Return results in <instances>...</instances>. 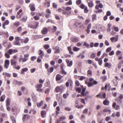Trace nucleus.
Returning <instances> with one entry per match:
<instances>
[{
	"label": "nucleus",
	"mask_w": 123,
	"mask_h": 123,
	"mask_svg": "<svg viewBox=\"0 0 123 123\" xmlns=\"http://www.w3.org/2000/svg\"><path fill=\"white\" fill-rule=\"evenodd\" d=\"M110 117L109 116H107L105 119V120L107 122L110 119Z\"/></svg>",
	"instance_id": "obj_64"
},
{
	"label": "nucleus",
	"mask_w": 123,
	"mask_h": 123,
	"mask_svg": "<svg viewBox=\"0 0 123 123\" xmlns=\"http://www.w3.org/2000/svg\"><path fill=\"white\" fill-rule=\"evenodd\" d=\"M111 50V48L109 47L106 50V51L107 52H109Z\"/></svg>",
	"instance_id": "obj_63"
},
{
	"label": "nucleus",
	"mask_w": 123,
	"mask_h": 123,
	"mask_svg": "<svg viewBox=\"0 0 123 123\" xmlns=\"http://www.w3.org/2000/svg\"><path fill=\"white\" fill-rule=\"evenodd\" d=\"M103 6V4L101 3H100L98 5H96L95 7V8L96 10H98L99 8H102Z\"/></svg>",
	"instance_id": "obj_21"
},
{
	"label": "nucleus",
	"mask_w": 123,
	"mask_h": 123,
	"mask_svg": "<svg viewBox=\"0 0 123 123\" xmlns=\"http://www.w3.org/2000/svg\"><path fill=\"white\" fill-rule=\"evenodd\" d=\"M28 59V58H26L24 57V58H23V56L21 55L19 57V62H20L21 61L22 62H25L27 61Z\"/></svg>",
	"instance_id": "obj_9"
},
{
	"label": "nucleus",
	"mask_w": 123,
	"mask_h": 123,
	"mask_svg": "<svg viewBox=\"0 0 123 123\" xmlns=\"http://www.w3.org/2000/svg\"><path fill=\"white\" fill-rule=\"evenodd\" d=\"M68 95L69 94L68 93H67L64 94L63 95V97L64 99H65L67 98V96H68Z\"/></svg>",
	"instance_id": "obj_52"
},
{
	"label": "nucleus",
	"mask_w": 123,
	"mask_h": 123,
	"mask_svg": "<svg viewBox=\"0 0 123 123\" xmlns=\"http://www.w3.org/2000/svg\"><path fill=\"white\" fill-rule=\"evenodd\" d=\"M29 41V39L28 37L25 38L24 41V43L25 44L28 43Z\"/></svg>",
	"instance_id": "obj_45"
},
{
	"label": "nucleus",
	"mask_w": 123,
	"mask_h": 123,
	"mask_svg": "<svg viewBox=\"0 0 123 123\" xmlns=\"http://www.w3.org/2000/svg\"><path fill=\"white\" fill-rule=\"evenodd\" d=\"M84 9V12L85 13H87L89 11V10L88 9L87 7V6L85 7Z\"/></svg>",
	"instance_id": "obj_50"
},
{
	"label": "nucleus",
	"mask_w": 123,
	"mask_h": 123,
	"mask_svg": "<svg viewBox=\"0 0 123 123\" xmlns=\"http://www.w3.org/2000/svg\"><path fill=\"white\" fill-rule=\"evenodd\" d=\"M113 28L114 29V31L116 32H118L119 31V29L118 27L113 26Z\"/></svg>",
	"instance_id": "obj_51"
},
{
	"label": "nucleus",
	"mask_w": 123,
	"mask_h": 123,
	"mask_svg": "<svg viewBox=\"0 0 123 123\" xmlns=\"http://www.w3.org/2000/svg\"><path fill=\"white\" fill-rule=\"evenodd\" d=\"M9 24V21L8 20H6L4 22V23L2 24V27L3 29H5L6 28H5V25H7Z\"/></svg>",
	"instance_id": "obj_23"
},
{
	"label": "nucleus",
	"mask_w": 123,
	"mask_h": 123,
	"mask_svg": "<svg viewBox=\"0 0 123 123\" xmlns=\"http://www.w3.org/2000/svg\"><path fill=\"white\" fill-rule=\"evenodd\" d=\"M90 20L89 18L86 19L85 21V23L86 25H88L90 22Z\"/></svg>",
	"instance_id": "obj_46"
},
{
	"label": "nucleus",
	"mask_w": 123,
	"mask_h": 123,
	"mask_svg": "<svg viewBox=\"0 0 123 123\" xmlns=\"http://www.w3.org/2000/svg\"><path fill=\"white\" fill-rule=\"evenodd\" d=\"M86 1L88 3V5L89 7H93L94 4L92 1L90 0H87Z\"/></svg>",
	"instance_id": "obj_16"
},
{
	"label": "nucleus",
	"mask_w": 123,
	"mask_h": 123,
	"mask_svg": "<svg viewBox=\"0 0 123 123\" xmlns=\"http://www.w3.org/2000/svg\"><path fill=\"white\" fill-rule=\"evenodd\" d=\"M36 15L34 16L33 17V18L35 20H38L39 19V16H41V14L39 13H37L36 14Z\"/></svg>",
	"instance_id": "obj_15"
},
{
	"label": "nucleus",
	"mask_w": 123,
	"mask_h": 123,
	"mask_svg": "<svg viewBox=\"0 0 123 123\" xmlns=\"http://www.w3.org/2000/svg\"><path fill=\"white\" fill-rule=\"evenodd\" d=\"M66 61L67 64V66L69 67H70L73 65V61H69V60L68 59L66 60Z\"/></svg>",
	"instance_id": "obj_17"
},
{
	"label": "nucleus",
	"mask_w": 123,
	"mask_h": 123,
	"mask_svg": "<svg viewBox=\"0 0 123 123\" xmlns=\"http://www.w3.org/2000/svg\"><path fill=\"white\" fill-rule=\"evenodd\" d=\"M85 88H83L82 90V91L81 93V94L83 96H85V92L86 90Z\"/></svg>",
	"instance_id": "obj_44"
},
{
	"label": "nucleus",
	"mask_w": 123,
	"mask_h": 123,
	"mask_svg": "<svg viewBox=\"0 0 123 123\" xmlns=\"http://www.w3.org/2000/svg\"><path fill=\"white\" fill-rule=\"evenodd\" d=\"M18 1V3L20 5H22L23 3V0H17Z\"/></svg>",
	"instance_id": "obj_60"
},
{
	"label": "nucleus",
	"mask_w": 123,
	"mask_h": 123,
	"mask_svg": "<svg viewBox=\"0 0 123 123\" xmlns=\"http://www.w3.org/2000/svg\"><path fill=\"white\" fill-rule=\"evenodd\" d=\"M28 70V68H25L22 69L20 72V74H25L24 72H26Z\"/></svg>",
	"instance_id": "obj_25"
},
{
	"label": "nucleus",
	"mask_w": 123,
	"mask_h": 123,
	"mask_svg": "<svg viewBox=\"0 0 123 123\" xmlns=\"http://www.w3.org/2000/svg\"><path fill=\"white\" fill-rule=\"evenodd\" d=\"M9 54L8 53H6L5 54V56L7 58H9L10 57V56L9 55Z\"/></svg>",
	"instance_id": "obj_47"
},
{
	"label": "nucleus",
	"mask_w": 123,
	"mask_h": 123,
	"mask_svg": "<svg viewBox=\"0 0 123 123\" xmlns=\"http://www.w3.org/2000/svg\"><path fill=\"white\" fill-rule=\"evenodd\" d=\"M13 83L15 85H18V86L22 84V82L18 81L16 80H14Z\"/></svg>",
	"instance_id": "obj_27"
},
{
	"label": "nucleus",
	"mask_w": 123,
	"mask_h": 123,
	"mask_svg": "<svg viewBox=\"0 0 123 123\" xmlns=\"http://www.w3.org/2000/svg\"><path fill=\"white\" fill-rule=\"evenodd\" d=\"M53 49L55 50L54 51L55 54L58 53L60 51L59 47L57 46H55L53 48Z\"/></svg>",
	"instance_id": "obj_18"
},
{
	"label": "nucleus",
	"mask_w": 123,
	"mask_h": 123,
	"mask_svg": "<svg viewBox=\"0 0 123 123\" xmlns=\"http://www.w3.org/2000/svg\"><path fill=\"white\" fill-rule=\"evenodd\" d=\"M67 48L70 54L71 55L73 54L74 53L72 50L71 46L68 47Z\"/></svg>",
	"instance_id": "obj_29"
},
{
	"label": "nucleus",
	"mask_w": 123,
	"mask_h": 123,
	"mask_svg": "<svg viewBox=\"0 0 123 123\" xmlns=\"http://www.w3.org/2000/svg\"><path fill=\"white\" fill-rule=\"evenodd\" d=\"M54 70V68L53 67H51L49 68L47 70V71L49 73H51Z\"/></svg>",
	"instance_id": "obj_30"
},
{
	"label": "nucleus",
	"mask_w": 123,
	"mask_h": 123,
	"mask_svg": "<svg viewBox=\"0 0 123 123\" xmlns=\"http://www.w3.org/2000/svg\"><path fill=\"white\" fill-rule=\"evenodd\" d=\"M85 83L86 84H87L89 87H90L93 86V85L97 84L98 82L96 81L93 78H90L89 80L88 78L85 80Z\"/></svg>",
	"instance_id": "obj_1"
},
{
	"label": "nucleus",
	"mask_w": 123,
	"mask_h": 123,
	"mask_svg": "<svg viewBox=\"0 0 123 123\" xmlns=\"http://www.w3.org/2000/svg\"><path fill=\"white\" fill-rule=\"evenodd\" d=\"M83 45L87 48H89V44L86 42H84Z\"/></svg>",
	"instance_id": "obj_39"
},
{
	"label": "nucleus",
	"mask_w": 123,
	"mask_h": 123,
	"mask_svg": "<svg viewBox=\"0 0 123 123\" xmlns=\"http://www.w3.org/2000/svg\"><path fill=\"white\" fill-rule=\"evenodd\" d=\"M6 96L4 94L1 96L0 97V101L1 102H3Z\"/></svg>",
	"instance_id": "obj_33"
},
{
	"label": "nucleus",
	"mask_w": 123,
	"mask_h": 123,
	"mask_svg": "<svg viewBox=\"0 0 123 123\" xmlns=\"http://www.w3.org/2000/svg\"><path fill=\"white\" fill-rule=\"evenodd\" d=\"M113 82L114 85L115 86H117L118 84V82L117 80H113Z\"/></svg>",
	"instance_id": "obj_55"
},
{
	"label": "nucleus",
	"mask_w": 123,
	"mask_h": 123,
	"mask_svg": "<svg viewBox=\"0 0 123 123\" xmlns=\"http://www.w3.org/2000/svg\"><path fill=\"white\" fill-rule=\"evenodd\" d=\"M37 59V57L35 56H33L31 57V61H34Z\"/></svg>",
	"instance_id": "obj_58"
},
{
	"label": "nucleus",
	"mask_w": 123,
	"mask_h": 123,
	"mask_svg": "<svg viewBox=\"0 0 123 123\" xmlns=\"http://www.w3.org/2000/svg\"><path fill=\"white\" fill-rule=\"evenodd\" d=\"M18 52V50L17 49H9L7 52L10 55H11L12 53H16Z\"/></svg>",
	"instance_id": "obj_12"
},
{
	"label": "nucleus",
	"mask_w": 123,
	"mask_h": 123,
	"mask_svg": "<svg viewBox=\"0 0 123 123\" xmlns=\"http://www.w3.org/2000/svg\"><path fill=\"white\" fill-rule=\"evenodd\" d=\"M20 25V22L18 21H16L13 24V25L14 26L16 27L19 26Z\"/></svg>",
	"instance_id": "obj_35"
},
{
	"label": "nucleus",
	"mask_w": 123,
	"mask_h": 123,
	"mask_svg": "<svg viewBox=\"0 0 123 123\" xmlns=\"http://www.w3.org/2000/svg\"><path fill=\"white\" fill-rule=\"evenodd\" d=\"M63 9L62 11V14L65 15H69L72 12V8L71 7L68 6L66 7H62Z\"/></svg>",
	"instance_id": "obj_2"
},
{
	"label": "nucleus",
	"mask_w": 123,
	"mask_h": 123,
	"mask_svg": "<svg viewBox=\"0 0 123 123\" xmlns=\"http://www.w3.org/2000/svg\"><path fill=\"white\" fill-rule=\"evenodd\" d=\"M41 114L42 117L44 118L45 117L46 114V112L45 110H43L41 111Z\"/></svg>",
	"instance_id": "obj_22"
},
{
	"label": "nucleus",
	"mask_w": 123,
	"mask_h": 123,
	"mask_svg": "<svg viewBox=\"0 0 123 123\" xmlns=\"http://www.w3.org/2000/svg\"><path fill=\"white\" fill-rule=\"evenodd\" d=\"M111 63H109L108 62L106 63L104 65V66L105 67H107L109 68H111Z\"/></svg>",
	"instance_id": "obj_31"
},
{
	"label": "nucleus",
	"mask_w": 123,
	"mask_h": 123,
	"mask_svg": "<svg viewBox=\"0 0 123 123\" xmlns=\"http://www.w3.org/2000/svg\"><path fill=\"white\" fill-rule=\"evenodd\" d=\"M103 111L104 112H109L110 113H111V112L110 109H104L103 110Z\"/></svg>",
	"instance_id": "obj_42"
},
{
	"label": "nucleus",
	"mask_w": 123,
	"mask_h": 123,
	"mask_svg": "<svg viewBox=\"0 0 123 123\" xmlns=\"http://www.w3.org/2000/svg\"><path fill=\"white\" fill-rule=\"evenodd\" d=\"M121 54H122V52L120 50H117L116 52V54L117 55H120Z\"/></svg>",
	"instance_id": "obj_61"
},
{
	"label": "nucleus",
	"mask_w": 123,
	"mask_h": 123,
	"mask_svg": "<svg viewBox=\"0 0 123 123\" xmlns=\"http://www.w3.org/2000/svg\"><path fill=\"white\" fill-rule=\"evenodd\" d=\"M123 99V95L120 94L118 97L115 99V101L118 104H120L122 103V100Z\"/></svg>",
	"instance_id": "obj_5"
},
{
	"label": "nucleus",
	"mask_w": 123,
	"mask_h": 123,
	"mask_svg": "<svg viewBox=\"0 0 123 123\" xmlns=\"http://www.w3.org/2000/svg\"><path fill=\"white\" fill-rule=\"evenodd\" d=\"M49 47V46L48 44H46L43 46V47L45 50L48 49Z\"/></svg>",
	"instance_id": "obj_49"
},
{
	"label": "nucleus",
	"mask_w": 123,
	"mask_h": 123,
	"mask_svg": "<svg viewBox=\"0 0 123 123\" xmlns=\"http://www.w3.org/2000/svg\"><path fill=\"white\" fill-rule=\"evenodd\" d=\"M22 28L21 26H19L17 28V31L18 33L20 32L22 30Z\"/></svg>",
	"instance_id": "obj_43"
},
{
	"label": "nucleus",
	"mask_w": 123,
	"mask_h": 123,
	"mask_svg": "<svg viewBox=\"0 0 123 123\" xmlns=\"http://www.w3.org/2000/svg\"><path fill=\"white\" fill-rule=\"evenodd\" d=\"M11 64L13 66H16L17 64V60L14 59H12L10 61Z\"/></svg>",
	"instance_id": "obj_11"
},
{
	"label": "nucleus",
	"mask_w": 123,
	"mask_h": 123,
	"mask_svg": "<svg viewBox=\"0 0 123 123\" xmlns=\"http://www.w3.org/2000/svg\"><path fill=\"white\" fill-rule=\"evenodd\" d=\"M106 96V93L105 92H104L103 93H99L96 96L98 98L99 97V98H105Z\"/></svg>",
	"instance_id": "obj_8"
},
{
	"label": "nucleus",
	"mask_w": 123,
	"mask_h": 123,
	"mask_svg": "<svg viewBox=\"0 0 123 123\" xmlns=\"http://www.w3.org/2000/svg\"><path fill=\"white\" fill-rule=\"evenodd\" d=\"M103 103L105 105H108L109 104V101L106 99H105L103 101Z\"/></svg>",
	"instance_id": "obj_32"
},
{
	"label": "nucleus",
	"mask_w": 123,
	"mask_h": 123,
	"mask_svg": "<svg viewBox=\"0 0 123 123\" xmlns=\"http://www.w3.org/2000/svg\"><path fill=\"white\" fill-rule=\"evenodd\" d=\"M39 23L37 21L34 22L33 24H29L28 25V27L32 28L33 29H36L38 26Z\"/></svg>",
	"instance_id": "obj_4"
},
{
	"label": "nucleus",
	"mask_w": 123,
	"mask_h": 123,
	"mask_svg": "<svg viewBox=\"0 0 123 123\" xmlns=\"http://www.w3.org/2000/svg\"><path fill=\"white\" fill-rule=\"evenodd\" d=\"M118 35H116L115 37H114V40L115 42L117 41L118 39Z\"/></svg>",
	"instance_id": "obj_62"
},
{
	"label": "nucleus",
	"mask_w": 123,
	"mask_h": 123,
	"mask_svg": "<svg viewBox=\"0 0 123 123\" xmlns=\"http://www.w3.org/2000/svg\"><path fill=\"white\" fill-rule=\"evenodd\" d=\"M13 44L14 45H17L18 46L20 45L21 43L19 42V41H16L13 43Z\"/></svg>",
	"instance_id": "obj_37"
},
{
	"label": "nucleus",
	"mask_w": 123,
	"mask_h": 123,
	"mask_svg": "<svg viewBox=\"0 0 123 123\" xmlns=\"http://www.w3.org/2000/svg\"><path fill=\"white\" fill-rule=\"evenodd\" d=\"M43 101H41L40 103H38L37 104V106L38 107H40L43 104Z\"/></svg>",
	"instance_id": "obj_40"
},
{
	"label": "nucleus",
	"mask_w": 123,
	"mask_h": 123,
	"mask_svg": "<svg viewBox=\"0 0 123 123\" xmlns=\"http://www.w3.org/2000/svg\"><path fill=\"white\" fill-rule=\"evenodd\" d=\"M29 46H27L26 47H23V48L26 51H28L29 49Z\"/></svg>",
	"instance_id": "obj_53"
},
{
	"label": "nucleus",
	"mask_w": 123,
	"mask_h": 123,
	"mask_svg": "<svg viewBox=\"0 0 123 123\" xmlns=\"http://www.w3.org/2000/svg\"><path fill=\"white\" fill-rule=\"evenodd\" d=\"M30 7V9L32 11H34L35 10V5L31 3L29 5Z\"/></svg>",
	"instance_id": "obj_20"
},
{
	"label": "nucleus",
	"mask_w": 123,
	"mask_h": 123,
	"mask_svg": "<svg viewBox=\"0 0 123 123\" xmlns=\"http://www.w3.org/2000/svg\"><path fill=\"white\" fill-rule=\"evenodd\" d=\"M116 103L114 102L112 104V107L115 109L116 110H118L120 108V106L118 105H117Z\"/></svg>",
	"instance_id": "obj_13"
},
{
	"label": "nucleus",
	"mask_w": 123,
	"mask_h": 123,
	"mask_svg": "<svg viewBox=\"0 0 123 123\" xmlns=\"http://www.w3.org/2000/svg\"><path fill=\"white\" fill-rule=\"evenodd\" d=\"M32 100L33 101L35 102L37 100V97L36 96L34 95L32 96Z\"/></svg>",
	"instance_id": "obj_48"
},
{
	"label": "nucleus",
	"mask_w": 123,
	"mask_h": 123,
	"mask_svg": "<svg viewBox=\"0 0 123 123\" xmlns=\"http://www.w3.org/2000/svg\"><path fill=\"white\" fill-rule=\"evenodd\" d=\"M9 64V62L8 60H6L5 62L4 67L6 69L8 68Z\"/></svg>",
	"instance_id": "obj_14"
},
{
	"label": "nucleus",
	"mask_w": 123,
	"mask_h": 123,
	"mask_svg": "<svg viewBox=\"0 0 123 123\" xmlns=\"http://www.w3.org/2000/svg\"><path fill=\"white\" fill-rule=\"evenodd\" d=\"M80 50V49L75 47H74L73 48V50L74 51H78Z\"/></svg>",
	"instance_id": "obj_38"
},
{
	"label": "nucleus",
	"mask_w": 123,
	"mask_h": 123,
	"mask_svg": "<svg viewBox=\"0 0 123 123\" xmlns=\"http://www.w3.org/2000/svg\"><path fill=\"white\" fill-rule=\"evenodd\" d=\"M70 40L71 42L74 43L77 42L79 40V39L78 37H71L70 38Z\"/></svg>",
	"instance_id": "obj_10"
},
{
	"label": "nucleus",
	"mask_w": 123,
	"mask_h": 123,
	"mask_svg": "<svg viewBox=\"0 0 123 123\" xmlns=\"http://www.w3.org/2000/svg\"><path fill=\"white\" fill-rule=\"evenodd\" d=\"M62 78V77L60 74H57L56 76V81L59 80Z\"/></svg>",
	"instance_id": "obj_28"
},
{
	"label": "nucleus",
	"mask_w": 123,
	"mask_h": 123,
	"mask_svg": "<svg viewBox=\"0 0 123 123\" xmlns=\"http://www.w3.org/2000/svg\"><path fill=\"white\" fill-rule=\"evenodd\" d=\"M64 86L62 85L57 86L55 88V91L57 93L61 92L62 93L64 89Z\"/></svg>",
	"instance_id": "obj_3"
},
{
	"label": "nucleus",
	"mask_w": 123,
	"mask_h": 123,
	"mask_svg": "<svg viewBox=\"0 0 123 123\" xmlns=\"http://www.w3.org/2000/svg\"><path fill=\"white\" fill-rule=\"evenodd\" d=\"M45 5L47 7H49L50 6V2L49 1H48L47 2H45Z\"/></svg>",
	"instance_id": "obj_56"
},
{
	"label": "nucleus",
	"mask_w": 123,
	"mask_h": 123,
	"mask_svg": "<svg viewBox=\"0 0 123 123\" xmlns=\"http://www.w3.org/2000/svg\"><path fill=\"white\" fill-rule=\"evenodd\" d=\"M27 18L26 17H24L20 19V21H23L24 22H25L26 21Z\"/></svg>",
	"instance_id": "obj_41"
},
{
	"label": "nucleus",
	"mask_w": 123,
	"mask_h": 123,
	"mask_svg": "<svg viewBox=\"0 0 123 123\" xmlns=\"http://www.w3.org/2000/svg\"><path fill=\"white\" fill-rule=\"evenodd\" d=\"M48 30L46 27H44L43 29L41 32L43 34H46L48 32Z\"/></svg>",
	"instance_id": "obj_19"
},
{
	"label": "nucleus",
	"mask_w": 123,
	"mask_h": 123,
	"mask_svg": "<svg viewBox=\"0 0 123 123\" xmlns=\"http://www.w3.org/2000/svg\"><path fill=\"white\" fill-rule=\"evenodd\" d=\"M10 99L9 98H7L6 101V105L7 106H9L10 105Z\"/></svg>",
	"instance_id": "obj_34"
},
{
	"label": "nucleus",
	"mask_w": 123,
	"mask_h": 123,
	"mask_svg": "<svg viewBox=\"0 0 123 123\" xmlns=\"http://www.w3.org/2000/svg\"><path fill=\"white\" fill-rule=\"evenodd\" d=\"M43 84H39L36 85L35 87L36 89V91L39 92H42L43 90L41 88Z\"/></svg>",
	"instance_id": "obj_6"
},
{
	"label": "nucleus",
	"mask_w": 123,
	"mask_h": 123,
	"mask_svg": "<svg viewBox=\"0 0 123 123\" xmlns=\"http://www.w3.org/2000/svg\"><path fill=\"white\" fill-rule=\"evenodd\" d=\"M81 2L82 1L81 0H77L76 1V4L78 5L80 4Z\"/></svg>",
	"instance_id": "obj_54"
},
{
	"label": "nucleus",
	"mask_w": 123,
	"mask_h": 123,
	"mask_svg": "<svg viewBox=\"0 0 123 123\" xmlns=\"http://www.w3.org/2000/svg\"><path fill=\"white\" fill-rule=\"evenodd\" d=\"M2 75L4 76H5L4 78L5 79H6V76L8 77H10L11 76L10 74L4 72L3 73Z\"/></svg>",
	"instance_id": "obj_26"
},
{
	"label": "nucleus",
	"mask_w": 123,
	"mask_h": 123,
	"mask_svg": "<svg viewBox=\"0 0 123 123\" xmlns=\"http://www.w3.org/2000/svg\"><path fill=\"white\" fill-rule=\"evenodd\" d=\"M15 39L16 41H19L21 40V38L19 37H16Z\"/></svg>",
	"instance_id": "obj_59"
},
{
	"label": "nucleus",
	"mask_w": 123,
	"mask_h": 123,
	"mask_svg": "<svg viewBox=\"0 0 123 123\" xmlns=\"http://www.w3.org/2000/svg\"><path fill=\"white\" fill-rule=\"evenodd\" d=\"M74 25L77 27H79V28H81L82 26L81 22L78 20H77L75 21Z\"/></svg>",
	"instance_id": "obj_7"
},
{
	"label": "nucleus",
	"mask_w": 123,
	"mask_h": 123,
	"mask_svg": "<svg viewBox=\"0 0 123 123\" xmlns=\"http://www.w3.org/2000/svg\"><path fill=\"white\" fill-rule=\"evenodd\" d=\"M92 21L96 20V19L97 16L96 14H94L92 16Z\"/></svg>",
	"instance_id": "obj_36"
},
{
	"label": "nucleus",
	"mask_w": 123,
	"mask_h": 123,
	"mask_svg": "<svg viewBox=\"0 0 123 123\" xmlns=\"http://www.w3.org/2000/svg\"><path fill=\"white\" fill-rule=\"evenodd\" d=\"M96 54L95 53H92L91 56V57L93 59L96 56Z\"/></svg>",
	"instance_id": "obj_57"
},
{
	"label": "nucleus",
	"mask_w": 123,
	"mask_h": 123,
	"mask_svg": "<svg viewBox=\"0 0 123 123\" xmlns=\"http://www.w3.org/2000/svg\"><path fill=\"white\" fill-rule=\"evenodd\" d=\"M39 55L41 57L42 59L43 58V57L44 56V54L43 51L41 50H39Z\"/></svg>",
	"instance_id": "obj_24"
}]
</instances>
